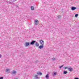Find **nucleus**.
<instances>
[{"label":"nucleus","mask_w":79,"mask_h":79,"mask_svg":"<svg viewBox=\"0 0 79 79\" xmlns=\"http://www.w3.org/2000/svg\"><path fill=\"white\" fill-rule=\"evenodd\" d=\"M35 77H36V79H39V77H38V76L37 75H35Z\"/></svg>","instance_id":"4468645a"},{"label":"nucleus","mask_w":79,"mask_h":79,"mask_svg":"<svg viewBox=\"0 0 79 79\" xmlns=\"http://www.w3.org/2000/svg\"><path fill=\"white\" fill-rule=\"evenodd\" d=\"M65 69H68V67H65L64 68Z\"/></svg>","instance_id":"412c9836"},{"label":"nucleus","mask_w":79,"mask_h":79,"mask_svg":"<svg viewBox=\"0 0 79 79\" xmlns=\"http://www.w3.org/2000/svg\"><path fill=\"white\" fill-rule=\"evenodd\" d=\"M58 19H60V18H61V16H60V15L58 16Z\"/></svg>","instance_id":"f3484780"},{"label":"nucleus","mask_w":79,"mask_h":79,"mask_svg":"<svg viewBox=\"0 0 79 79\" xmlns=\"http://www.w3.org/2000/svg\"><path fill=\"white\" fill-rule=\"evenodd\" d=\"M74 79H79L78 77H75Z\"/></svg>","instance_id":"5701e85b"},{"label":"nucleus","mask_w":79,"mask_h":79,"mask_svg":"<svg viewBox=\"0 0 79 79\" xmlns=\"http://www.w3.org/2000/svg\"><path fill=\"white\" fill-rule=\"evenodd\" d=\"M54 76H55L56 75V72H55L54 73Z\"/></svg>","instance_id":"6ab92c4d"},{"label":"nucleus","mask_w":79,"mask_h":79,"mask_svg":"<svg viewBox=\"0 0 79 79\" xmlns=\"http://www.w3.org/2000/svg\"><path fill=\"white\" fill-rule=\"evenodd\" d=\"M35 45L36 47H39V43L37 42H35Z\"/></svg>","instance_id":"423d86ee"},{"label":"nucleus","mask_w":79,"mask_h":79,"mask_svg":"<svg viewBox=\"0 0 79 79\" xmlns=\"http://www.w3.org/2000/svg\"><path fill=\"white\" fill-rule=\"evenodd\" d=\"M10 4H13V2H10Z\"/></svg>","instance_id":"b1692460"},{"label":"nucleus","mask_w":79,"mask_h":79,"mask_svg":"<svg viewBox=\"0 0 79 79\" xmlns=\"http://www.w3.org/2000/svg\"><path fill=\"white\" fill-rule=\"evenodd\" d=\"M68 72L67 71H64L63 72V74H67V73Z\"/></svg>","instance_id":"9b49d317"},{"label":"nucleus","mask_w":79,"mask_h":79,"mask_svg":"<svg viewBox=\"0 0 79 79\" xmlns=\"http://www.w3.org/2000/svg\"><path fill=\"white\" fill-rule=\"evenodd\" d=\"M37 74H38V75H42V73L41 72H38L37 73Z\"/></svg>","instance_id":"9d476101"},{"label":"nucleus","mask_w":79,"mask_h":79,"mask_svg":"<svg viewBox=\"0 0 79 79\" xmlns=\"http://www.w3.org/2000/svg\"><path fill=\"white\" fill-rule=\"evenodd\" d=\"M68 69L69 71H70V72H72L73 71V69L72 68H68Z\"/></svg>","instance_id":"20e7f679"},{"label":"nucleus","mask_w":79,"mask_h":79,"mask_svg":"<svg viewBox=\"0 0 79 79\" xmlns=\"http://www.w3.org/2000/svg\"><path fill=\"white\" fill-rule=\"evenodd\" d=\"M77 8L76 7L72 6L71 8V10H72V11H74L75 10H76Z\"/></svg>","instance_id":"7ed1b4c3"},{"label":"nucleus","mask_w":79,"mask_h":79,"mask_svg":"<svg viewBox=\"0 0 79 79\" xmlns=\"http://www.w3.org/2000/svg\"><path fill=\"white\" fill-rule=\"evenodd\" d=\"M75 17H77V16H78V14H75Z\"/></svg>","instance_id":"dca6fc26"},{"label":"nucleus","mask_w":79,"mask_h":79,"mask_svg":"<svg viewBox=\"0 0 79 79\" xmlns=\"http://www.w3.org/2000/svg\"><path fill=\"white\" fill-rule=\"evenodd\" d=\"M36 42V41L32 40V41L29 42H26L25 44V47H28L29 45H34V44Z\"/></svg>","instance_id":"f257e3e1"},{"label":"nucleus","mask_w":79,"mask_h":79,"mask_svg":"<svg viewBox=\"0 0 79 79\" xmlns=\"http://www.w3.org/2000/svg\"><path fill=\"white\" fill-rule=\"evenodd\" d=\"M45 77L46 79H48L49 77V75L48 74H47L46 75Z\"/></svg>","instance_id":"6e6552de"},{"label":"nucleus","mask_w":79,"mask_h":79,"mask_svg":"<svg viewBox=\"0 0 79 79\" xmlns=\"http://www.w3.org/2000/svg\"><path fill=\"white\" fill-rule=\"evenodd\" d=\"M39 42L41 45H44V41L43 40H40Z\"/></svg>","instance_id":"f03ea898"},{"label":"nucleus","mask_w":79,"mask_h":79,"mask_svg":"<svg viewBox=\"0 0 79 79\" xmlns=\"http://www.w3.org/2000/svg\"><path fill=\"white\" fill-rule=\"evenodd\" d=\"M39 48L40 49H42V48H44V46L43 45H40L39 47Z\"/></svg>","instance_id":"0eeeda50"},{"label":"nucleus","mask_w":79,"mask_h":79,"mask_svg":"<svg viewBox=\"0 0 79 79\" xmlns=\"http://www.w3.org/2000/svg\"><path fill=\"white\" fill-rule=\"evenodd\" d=\"M36 63H37V62H38V60H36Z\"/></svg>","instance_id":"a878e982"},{"label":"nucleus","mask_w":79,"mask_h":79,"mask_svg":"<svg viewBox=\"0 0 79 79\" xmlns=\"http://www.w3.org/2000/svg\"><path fill=\"white\" fill-rule=\"evenodd\" d=\"M12 73L13 74H16V71H13V72H12Z\"/></svg>","instance_id":"f8f14e48"},{"label":"nucleus","mask_w":79,"mask_h":79,"mask_svg":"<svg viewBox=\"0 0 79 79\" xmlns=\"http://www.w3.org/2000/svg\"><path fill=\"white\" fill-rule=\"evenodd\" d=\"M6 72H8L9 71V69H6Z\"/></svg>","instance_id":"2eb2a0df"},{"label":"nucleus","mask_w":79,"mask_h":79,"mask_svg":"<svg viewBox=\"0 0 79 79\" xmlns=\"http://www.w3.org/2000/svg\"><path fill=\"white\" fill-rule=\"evenodd\" d=\"M31 10H34L35 7L34 6H31Z\"/></svg>","instance_id":"1a4fd4ad"},{"label":"nucleus","mask_w":79,"mask_h":79,"mask_svg":"<svg viewBox=\"0 0 79 79\" xmlns=\"http://www.w3.org/2000/svg\"><path fill=\"white\" fill-rule=\"evenodd\" d=\"M15 1H16V0H15Z\"/></svg>","instance_id":"bb28decb"},{"label":"nucleus","mask_w":79,"mask_h":79,"mask_svg":"<svg viewBox=\"0 0 79 79\" xmlns=\"http://www.w3.org/2000/svg\"><path fill=\"white\" fill-rule=\"evenodd\" d=\"M35 25H37L39 24V21L37 20H36L35 21Z\"/></svg>","instance_id":"39448f33"},{"label":"nucleus","mask_w":79,"mask_h":79,"mask_svg":"<svg viewBox=\"0 0 79 79\" xmlns=\"http://www.w3.org/2000/svg\"><path fill=\"white\" fill-rule=\"evenodd\" d=\"M64 66V65H61L59 66V68H60V69H61V68H63V67Z\"/></svg>","instance_id":"ddd939ff"},{"label":"nucleus","mask_w":79,"mask_h":79,"mask_svg":"<svg viewBox=\"0 0 79 79\" xmlns=\"http://www.w3.org/2000/svg\"><path fill=\"white\" fill-rule=\"evenodd\" d=\"M3 77H0V79H3Z\"/></svg>","instance_id":"4be33fe9"},{"label":"nucleus","mask_w":79,"mask_h":79,"mask_svg":"<svg viewBox=\"0 0 79 79\" xmlns=\"http://www.w3.org/2000/svg\"><path fill=\"white\" fill-rule=\"evenodd\" d=\"M1 57H2V55L0 54V58H1Z\"/></svg>","instance_id":"393cba45"},{"label":"nucleus","mask_w":79,"mask_h":79,"mask_svg":"<svg viewBox=\"0 0 79 79\" xmlns=\"http://www.w3.org/2000/svg\"><path fill=\"white\" fill-rule=\"evenodd\" d=\"M10 2H6V3H7V4H10Z\"/></svg>","instance_id":"a211bd4d"},{"label":"nucleus","mask_w":79,"mask_h":79,"mask_svg":"<svg viewBox=\"0 0 79 79\" xmlns=\"http://www.w3.org/2000/svg\"><path fill=\"white\" fill-rule=\"evenodd\" d=\"M52 60H55L56 59H55V58H53L52 59Z\"/></svg>","instance_id":"aec40b11"}]
</instances>
